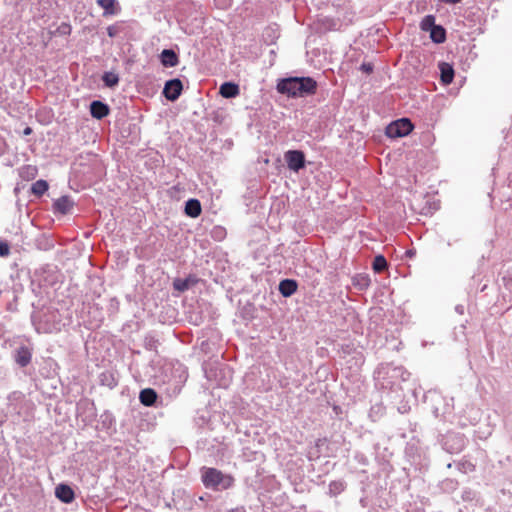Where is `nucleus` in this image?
I'll use <instances>...</instances> for the list:
<instances>
[{
	"label": "nucleus",
	"instance_id": "1",
	"mask_svg": "<svg viewBox=\"0 0 512 512\" xmlns=\"http://www.w3.org/2000/svg\"><path fill=\"white\" fill-rule=\"evenodd\" d=\"M317 82L312 77H288L280 79L276 89L280 94L290 98H304L314 95L317 91Z\"/></svg>",
	"mask_w": 512,
	"mask_h": 512
},
{
	"label": "nucleus",
	"instance_id": "2",
	"mask_svg": "<svg viewBox=\"0 0 512 512\" xmlns=\"http://www.w3.org/2000/svg\"><path fill=\"white\" fill-rule=\"evenodd\" d=\"M201 479L206 488L216 491L229 489L234 484V478L231 475L224 474L216 468L203 467Z\"/></svg>",
	"mask_w": 512,
	"mask_h": 512
},
{
	"label": "nucleus",
	"instance_id": "3",
	"mask_svg": "<svg viewBox=\"0 0 512 512\" xmlns=\"http://www.w3.org/2000/svg\"><path fill=\"white\" fill-rule=\"evenodd\" d=\"M414 128L409 118H400L391 122L385 129V134L389 138H400L407 136Z\"/></svg>",
	"mask_w": 512,
	"mask_h": 512
},
{
	"label": "nucleus",
	"instance_id": "4",
	"mask_svg": "<svg viewBox=\"0 0 512 512\" xmlns=\"http://www.w3.org/2000/svg\"><path fill=\"white\" fill-rule=\"evenodd\" d=\"M466 446V438L461 433L449 432L442 441V447L450 454L460 453Z\"/></svg>",
	"mask_w": 512,
	"mask_h": 512
},
{
	"label": "nucleus",
	"instance_id": "5",
	"mask_svg": "<svg viewBox=\"0 0 512 512\" xmlns=\"http://www.w3.org/2000/svg\"><path fill=\"white\" fill-rule=\"evenodd\" d=\"M284 158L288 168L294 172H299L306 165L305 154L301 150H288Z\"/></svg>",
	"mask_w": 512,
	"mask_h": 512
},
{
	"label": "nucleus",
	"instance_id": "6",
	"mask_svg": "<svg viewBox=\"0 0 512 512\" xmlns=\"http://www.w3.org/2000/svg\"><path fill=\"white\" fill-rule=\"evenodd\" d=\"M183 91V84L179 78H173L166 81L163 88V95L169 101H176Z\"/></svg>",
	"mask_w": 512,
	"mask_h": 512
},
{
	"label": "nucleus",
	"instance_id": "7",
	"mask_svg": "<svg viewBox=\"0 0 512 512\" xmlns=\"http://www.w3.org/2000/svg\"><path fill=\"white\" fill-rule=\"evenodd\" d=\"M13 359L21 368L28 366L32 359V349L25 345L19 346L13 353Z\"/></svg>",
	"mask_w": 512,
	"mask_h": 512
},
{
	"label": "nucleus",
	"instance_id": "8",
	"mask_svg": "<svg viewBox=\"0 0 512 512\" xmlns=\"http://www.w3.org/2000/svg\"><path fill=\"white\" fill-rule=\"evenodd\" d=\"M73 206H74L73 200L67 195L61 196L60 198L56 199L53 202L54 212L60 213L62 215H66V214L70 213Z\"/></svg>",
	"mask_w": 512,
	"mask_h": 512
},
{
	"label": "nucleus",
	"instance_id": "9",
	"mask_svg": "<svg viewBox=\"0 0 512 512\" xmlns=\"http://www.w3.org/2000/svg\"><path fill=\"white\" fill-rule=\"evenodd\" d=\"M55 496L65 504H69L75 499L73 489L67 484L57 485L55 488Z\"/></svg>",
	"mask_w": 512,
	"mask_h": 512
},
{
	"label": "nucleus",
	"instance_id": "10",
	"mask_svg": "<svg viewBox=\"0 0 512 512\" xmlns=\"http://www.w3.org/2000/svg\"><path fill=\"white\" fill-rule=\"evenodd\" d=\"M159 58L164 67L171 68L179 64V56L173 49L162 50Z\"/></svg>",
	"mask_w": 512,
	"mask_h": 512
},
{
	"label": "nucleus",
	"instance_id": "11",
	"mask_svg": "<svg viewBox=\"0 0 512 512\" xmlns=\"http://www.w3.org/2000/svg\"><path fill=\"white\" fill-rule=\"evenodd\" d=\"M109 112V106L100 100H94L90 104V113L92 117L98 120L106 117Z\"/></svg>",
	"mask_w": 512,
	"mask_h": 512
},
{
	"label": "nucleus",
	"instance_id": "12",
	"mask_svg": "<svg viewBox=\"0 0 512 512\" xmlns=\"http://www.w3.org/2000/svg\"><path fill=\"white\" fill-rule=\"evenodd\" d=\"M298 288V283L294 279H283L279 283V292L283 297L292 296Z\"/></svg>",
	"mask_w": 512,
	"mask_h": 512
},
{
	"label": "nucleus",
	"instance_id": "13",
	"mask_svg": "<svg viewBox=\"0 0 512 512\" xmlns=\"http://www.w3.org/2000/svg\"><path fill=\"white\" fill-rule=\"evenodd\" d=\"M96 2L104 10V16L117 15L121 11L117 0H97Z\"/></svg>",
	"mask_w": 512,
	"mask_h": 512
},
{
	"label": "nucleus",
	"instance_id": "14",
	"mask_svg": "<svg viewBox=\"0 0 512 512\" xmlns=\"http://www.w3.org/2000/svg\"><path fill=\"white\" fill-rule=\"evenodd\" d=\"M440 79L443 84L449 85L454 79V68L447 62L439 63Z\"/></svg>",
	"mask_w": 512,
	"mask_h": 512
},
{
	"label": "nucleus",
	"instance_id": "15",
	"mask_svg": "<svg viewBox=\"0 0 512 512\" xmlns=\"http://www.w3.org/2000/svg\"><path fill=\"white\" fill-rule=\"evenodd\" d=\"M157 398L158 395L152 388H145L139 394L140 403L147 407L155 405Z\"/></svg>",
	"mask_w": 512,
	"mask_h": 512
},
{
	"label": "nucleus",
	"instance_id": "16",
	"mask_svg": "<svg viewBox=\"0 0 512 512\" xmlns=\"http://www.w3.org/2000/svg\"><path fill=\"white\" fill-rule=\"evenodd\" d=\"M184 212L191 218L198 217L202 212L201 203L198 199L191 198L186 201Z\"/></svg>",
	"mask_w": 512,
	"mask_h": 512
},
{
	"label": "nucleus",
	"instance_id": "17",
	"mask_svg": "<svg viewBox=\"0 0 512 512\" xmlns=\"http://www.w3.org/2000/svg\"><path fill=\"white\" fill-rule=\"evenodd\" d=\"M219 93L224 98H235L239 95V86L233 82H224L219 89Z\"/></svg>",
	"mask_w": 512,
	"mask_h": 512
},
{
	"label": "nucleus",
	"instance_id": "18",
	"mask_svg": "<svg viewBox=\"0 0 512 512\" xmlns=\"http://www.w3.org/2000/svg\"><path fill=\"white\" fill-rule=\"evenodd\" d=\"M353 286L359 291H365L371 284L368 274L358 273L352 277Z\"/></svg>",
	"mask_w": 512,
	"mask_h": 512
},
{
	"label": "nucleus",
	"instance_id": "19",
	"mask_svg": "<svg viewBox=\"0 0 512 512\" xmlns=\"http://www.w3.org/2000/svg\"><path fill=\"white\" fill-rule=\"evenodd\" d=\"M430 38L436 44H441L446 40V30L441 26L437 25L430 31Z\"/></svg>",
	"mask_w": 512,
	"mask_h": 512
},
{
	"label": "nucleus",
	"instance_id": "20",
	"mask_svg": "<svg viewBox=\"0 0 512 512\" xmlns=\"http://www.w3.org/2000/svg\"><path fill=\"white\" fill-rule=\"evenodd\" d=\"M49 188L46 180L40 179L34 182L31 186V192L37 197H41Z\"/></svg>",
	"mask_w": 512,
	"mask_h": 512
},
{
	"label": "nucleus",
	"instance_id": "21",
	"mask_svg": "<svg viewBox=\"0 0 512 512\" xmlns=\"http://www.w3.org/2000/svg\"><path fill=\"white\" fill-rule=\"evenodd\" d=\"M100 383L109 388H114L115 386H117L118 381L112 372L105 371L100 374Z\"/></svg>",
	"mask_w": 512,
	"mask_h": 512
},
{
	"label": "nucleus",
	"instance_id": "22",
	"mask_svg": "<svg viewBox=\"0 0 512 512\" xmlns=\"http://www.w3.org/2000/svg\"><path fill=\"white\" fill-rule=\"evenodd\" d=\"M102 81L106 87L113 88L119 83V76L117 73L108 71L102 76Z\"/></svg>",
	"mask_w": 512,
	"mask_h": 512
},
{
	"label": "nucleus",
	"instance_id": "23",
	"mask_svg": "<svg viewBox=\"0 0 512 512\" xmlns=\"http://www.w3.org/2000/svg\"><path fill=\"white\" fill-rule=\"evenodd\" d=\"M372 267L376 273H381L387 269L388 262L383 255H377L373 260Z\"/></svg>",
	"mask_w": 512,
	"mask_h": 512
},
{
	"label": "nucleus",
	"instance_id": "24",
	"mask_svg": "<svg viewBox=\"0 0 512 512\" xmlns=\"http://www.w3.org/2000/svg\"><path fill=\"white\" fill-rule=\"evenodd\" d=\"M435 26L436 23L434 15H426L420 22V28L425 32H430Z\"/></svg>",
	"mask_w": 512,
	"mask_h": 512
},
{
	"label": "nucleus",
	"instance_id": "25",
	"mask_svg": "<svg viewBox=\"0 0 512 512\" xmlns=\"http://www.w3.org/2000/svg\"><path fill=\"white\" fill-rule=\"evenodd\" d=\"M38 173V170L36 168V166H33V165H26V166H23L21 169H20V176L23 178V179H33Z\"/></svg>",
	"mask_w": 512,
	"mask_h": 512
},
{
	"label": "nucleus",
	"instance_id": "26",
	"mask_svg": "<svg viewBox=\"0 0 512 512\" xmlns=\"http://www.w3.org/2000/svg\"><path fill=\"white\" fill-rule=\"evenodd\" d=\"M346 484L342 480L332 481L329 484V494L336 496L345 490Z\"/></svg>",
	"mask_w": 512,
	"mask_h": 512
},
{
	"label": "nucleus",
	"instance_id": "27",
	"mask_svg": "<svg viewBox=\"0 0 512 512\" xmlns=\"http://www.w3.org/2000/svg\"><path fill=\"white\" fill-rule=\"evenodd\" d=\"M159 341L151 334H148L144 338V348L149 351H157Z\"/></svg>",
	"mask_w": 512,
	"mask_h": 512
},
{
	"label": "nucleus",
	"instance_id": "28",
	"mask_svg": "<svg viewBox=\"0 0 512 512\" xmlns=\"http://www.w3.org/2000/svg\"><path fill=\"white\" fill-rule=\"evenodd\" d=\"M72 27L69 23H61L55 31L51 32L53 36H68L71 34Z\"/></svg>",
	"mask_w": 512,
	"mask_h": 512
},
{
	"label": "nucleus",
	"instance_id": "29",
	"mask_svg": "<svg viewBox=\"0 0 512 512\" xmlns=\"http://www.w3.org/2000/svg\"><path fill=\"white\" fill-rule=\"evenodd\" d=\"M174 289L178 291H185L189 288V280L188 279H176L173 283Z\"/></svg>",
	"mask_w": 512,
	"mask_h": 512
},
{
	"label": "nucleus",
	"instance_id": "30",
	"mask_svg": "<svg viewBox=\"0 0 512 512\" xmlns=\"http://www.w3.org/2000/svg\"><path fill=\"white\" fill-rule=\"evenodd\" d=\"M457 481L452 479H446L442 482V489L445 491H453L457 488Z\"/></svg>",
	"mask_w": 512,
	"mask_h": 512
},
{
	"label": "nucleus",
	"instance_id": "31",
	"mask_svg": "<svg viewBox=\"0 0 512 512\" xmlns=\"http://www.w3.org/2000/svg\"><path fill=\"white\" fill-rule=\"evenodd\" d=\"M10 254V246L7 242H0V257H7Z\"/></svg>",
	"mask_w": 512,
	"mask_h": 512
},
{
	"label": "nucleus",
	"instance_id": "32",
	"mask_svg": "<svg viewBox=\"0 0 512 512\" xmlns=\"http://www.w3.org/2000/svg\"><path fill=\"white\" fill-rule=\"evenodd\" d=\"M475 496H476L475 492L470 489L464 490L462 493V499L464 501H472V500H474Z\"/></svg>",
	"mask_w": 512,
	"mask_h": 512
},
{
	"label": "nucleus",
	"instance_id": "33",
	"mask_svg": "<svg viewBox=\"0 0 512 512\" xmlns=\"http://www.w3.org/2000/svg\"><path fill=\"white\" fill-rule=\"evenodd\" d=\"M393 372L397 375H400L402 380H407L409 377V373L403 369V367H395Z\"/></svg>",
	"mask_w": 512,
	"mask_h": 512
},
{
	"label": "nucleus",
	"instance_id": "34",
	"mask_svg": "<svg viewBox=\"0 0 512 512\" xmlns=\"http://www.w3.org/2000/svg\"><path fill=\"white\" fill-rule=\"evenodd\" d=\"M458 469L459 470H463V471H466V469L473 470L474 469V465H472L470 462L459 463L458 464Z\"/></svg>",
	"mask_w": 512,
	"mask_h": 512
},
{
	"label": "nucleus",
	"instance_id": "35",
	"mask_svg": "<svg viewBox=\"0 0 512 512\" xmlns=\"http://www.w3.org/2000/svg\"><path fill=\"white\" fill-rule=\"evenodd\" d=\"M360 69L366 73H371L373 71V65L371 63H363Z\"/></svg>",
	"mask_w": 512,
	"mask_h": 512
},
{
	"label": "nucleus",
	"instance_id": "36",
	"mask_svg": "<svg viewBox=\"0 0 512 512\" xmlns=\"http://www.w3.org/2000/svg\"><path fill=\"white\" fill-rule=\"evenodd\" d=\"M6 150V143L5 140L0 137V155L3 154Z\"/></svg>",
	"mask_w": 512,
	"mask_h": 512
},
{
	"label": "nucleus",
	"instance_id": "37",
	"mask_svg": "<svg viewBox=\"0 0 512 512\" xmlns=\"http://www.w3.org/2000/svg\"><path fill=\"white\" fill-rule=\"evenodd\" d=\"M107 34L109 37H114L116 35V30L113 26H109L107 28Z\"/></svg>",
	"mask_w": 512,
	"mask_h": 512
},
{
	"label": "nucleus",
	"instance_id": "38",
	"mask_svg": "<svg viewBox=\"0 0 512 512\" xmlns=\"http://www.w3.org/2000/svg\"><path fill=\"white\" fill-rule=\"evenodd\" d=\"M180 191V187L178 185H175L173 187H171L169 190H168V193L173 196L174 193Z\"/></svg>",
	"mask_w": 512,
	"mask_h": 512
},
{
	"label": "nucleus",
	"instance_id": "39",
	"mask_svg": "<svg viewBox=\"0 0 512 512\" xmlns=\"http://www.w3.org/2000/svg\"><path fill=\"white\" fill-rule=\"evenodd\" d=\"M455 311L460 314V315H463L464 314V306L462 304H458L455 306Z\"/></svg>",
	"mask_w": 512,
	"mask_h": 512
},
{
	"label": "nucleus",
	"instance_id": "40",
	"mask_svg": "<svg viewBox=\"0 0 512 512\" xmlns=\"http://www.w3.org/2000/svg\"><path fill=\"white\" fill-rule=\"evenodd\" d=\"M226 512H246L245 510V507L244 506H239V507H236V508H232Z\"/></svg>",
	"mask_w": 512,
	"mask_h": 512
},
{
	"label": "nucleus",
	"instance_id": "41",
	"mask_svg": "<svg viewBox=\"0 0 512 512\" xmlns=\"http://www.w3.org/2000/svg\"><path fill=\"white\" fill-rule=\"evenodd\" d=\"M32 133V128L31 127H26L24 130H23V134L25 136L27 135H30Z\"/></svg>",
	"mask_w": 512,
	"mask_h": 512
},
{
	"label": "nucleus",
	"instance_id": "42",
	"mask_svg": "<svg viewBox=\"0 0 512 512\" xmlns=\"http://www.w3.org/2000/svg\"><path fill=\"white\" fill-rule=\"evenodd\" d=\"M214 233H215L217 236L221 237V236H222V234H224V230H223V229H221V228H219V229H216V230L214 231Z\"/></svg>",
	"mask_w": 512,
	"mask_h": 512
},
{
	"label": "nucleus",
	"instance_id": "43",
	"mask_svg": "<svg viewBox=\"0 0 512 512\" xmlns=\"http://www.w3.org/2000/svg\"><path fill=\"white\" fill-rule=\"evenodd\" d=\"M8 5H17L18 0H4Z\"/></svg>",
	"mask_w": 512,
	"mask_h": 512
},
{
	"label": "nucleus",
	"instance_id": "44",
	"mask_svg": "<svg viewBox=\"0 0 512 512\" xmlns=\"http://www.w3.org/2000/svg\"><path fill=\"white\" fill-rule=\"evenodd\" d=\"M446 3L456 4L461 2L462 0H444Z\"/></svg>",
	"mask_w": 512,
	"mask_h": 512
},
{
	"label": "nucleus",
	"instance_id": "45",
	"mask_svg": "<svg viewBox=\"0 0 512 512\" xmlns=\"http://www.w3.org/2000/svg\"><path fill=\"white\" fill-rule=\"evenodd\" d=\"M49 314L54 318L56 316V312L55 311H49Z\"/></svg>",
	"mask_w": 512,
	"mask_h": 512
},
{
	"label": "nucleus",
	"instance_id": "46",
	"mask_svg": "<svg viewBox=\"0 0 512 512\" xmlns=\"http://www.w3.org/2000/svg\"><path fill=\"white\" fill-rule=\"evenodd\" d=\"M52 329H56V328H55V327H54V328H50V327H49V328H46V329H45V331H46V332H51V331H52Z\"/></svg>",
	"mask_w": 512,
	"mask_h": 512
},
{
	"label": "nucleus",
	"instance_id": "47",
	"mask_svg": "<svg viewBox=\"0 0 512 512\" xmlns=\"http://www.w3.org/2000/svg\"><path fill=\"white\" fill-rule=\"evenodd\" d=\"M407 254H408V256H412V255H414V252L408 251Z\"/></svg>",
	"mask_w": 512,
	"mask_h": 512
},
{
	"label": "nucleus",
	"instance_id": "48",
	"mask_svg": "<svg viewBox=\"0 0 512 512\" xmlns=\"http://www.w3.org/2000/svg\"><path fill=\"white\" fill-rule=\"evenodd\" d=\"M447 245H448V246H451V245H452V243H451V241H450V240L447 242Z\"/></svg>",
	"mask_w": 512,
	"mask_h": 512
}]
</instances>
